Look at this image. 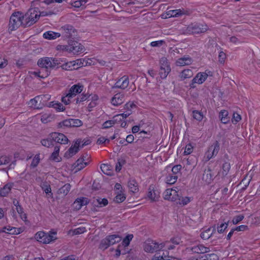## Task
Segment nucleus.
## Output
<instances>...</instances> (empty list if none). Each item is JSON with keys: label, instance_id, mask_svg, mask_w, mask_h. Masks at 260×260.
Here are the masks:
<instances>
[{"label": "nucleus", "instance_id": "nucleus-3", "mask_svg": "<svg viewBox=\"0 0 260 260\" xmlns=\"http://www.w3.org/2000/svg\"><path fill=\"white\" fill-rule=\"evenodd\" d=\"M163 242L148 240L144 244V249L146 252L154 253L162 250L165 246Z\"/></svg>", "mask_w": 260, "mask_h": 260}, {"label": "nucleus", "instance_id": "nucleus-32", "mask_svg": "<svg viewBox=\"0 0 260 260\" xmlns=\"http://www.w3.org/2000/svg\"><path fill=\"white\" fill-rule=\"evenodd\" d=\"M88 162L87 161H85V158L83 157H82L79 158L76 162H75V167H77V169L78 170H80L85 167Z\"/></svg>", "mask_w": 260, "mask_h": 260}, {"label": "nucleus", "instance_id": "nucleus-15", "mask_svg": "<svg viewBox=\"0 0 260 260\" xmlns=\"http://www.w3.org/2000/svg\"><path fill=\"white\" fill-rule=\"evenodd\" d=\"M218 257L216 254L210 253L203 255H196L191 256L189 260H218Z\"/></svg>", "mask_w": 260, "mask_h": 260}, {"label": "nucleus", "instance_id": "nucleus-52", "mask_svg": "<svg viewBox=\"0 0 260 260\" xmlns=\"http://www.w3.org/2000/svg\"><path fill=\"white\" fill-rule=\"evenodd\" d=\"M40 160V154H37L33 158L31 163V165H30V167L32 168L36 167L38 166V165L39 164Z\"/></svg>", "mask_w": 260, "mask_h": 260}, {"label": "nucleus", "instance_id": "nucleus-49", "mask_svg": "<svg viewBox=\"0 0 260 260\" xmlns=\"http://www.w3.org/2000/svg\"><path fill=\"white\" fill-rule=\"evenodd\" d=\"M126 199L125 196L122 192H117V194L114 199V201L116 203H121Z\"/></svg>", "mask_w": 260, "mask_h": 260}, {"label": "nucleus", "instance_id": "nucleus-23", "mask_svg": "<svg viewBox=\"0 0 260 260\" xmlns=\"http://www.w3.org/2000/svg\"><path fill=\"white\" fill-rule=\"evenodd\" d=\"M88 199L86 198H78L74 203V206L76 210H80L83 206L88 204Z\"/></svg>", "mask_w": 260, "mask_h": 260}, {"label": "nucleus", "instance_id": "nucleus-22", "mask_svg": "<svg viewBox=\"0 0 260 260\" xmlns=\"http://www.w3.org/2000/svg\"><path fill=\"white\" fill-rule=\"evenodd\" d=\"M215 231L214 228H208L204 229L201 232L200 236L204 240L208 239Z\"/></svg>", "mask_w": 260, "mask_h": 260}, {"label": "nucleus", "instance_id": "nucleus-21", "mask_svg": "<svg viewBox=\"0 0 260 260\" xmlns=\"http://www.w3.org/2000/svg\"><path fill=\"white\" fill-rule=\"evenodd\" d=\"M134 106H135V105L133 103H131V102L127 103L124 105V109L127 110V111L123 113L117 114L116 116H118V119H121V120L123 119L126 118V117H127L129 115H130L131 114V111L129 110V109L132 108Z\"/></svg>", "mask_w": 260, "mask_h": 260}, {"label": "nucleus", "instance_id": "nucleus-33", "mask_svg": "<svg viewBox=\"0 0 260 260\" xmlns=\"http://www.w3.org/2000/svg\"><path fill=\"white\" fill-rule=\"evenodd\" d=\"M147 197L151 201H155L158 199L159 195L156 193V191L154 190L153 187L151 188L150 187L149 188Z\"/></svg>", "mask_w": 260, "mask_h": 260}, {"label": "nucleus", "instance_id": "nucleus-40", "mask_svg": "<svg viewBox=\"0 0 260 260\" xmlns=\"http://www.w3.org/2000/svg\"><path fill=\"white\" fill-rule=\"evenodd\" d=\"M40 186L46 194L50 193V196L52 195L50 186L47 182H43Z\"/></svg>", "mask_w": 260, "mask_h": 260}, {"label": "nucleus", "instance_id": "nucleus-18", "mask_svg": "<svg viewBox=\"0 0 260 260\" xmlns=\"http://www.w3.org/2000/svg\"><path fill=\"white\" fill-rule=\"evenodd\" d=\"M192 59L189 56H184L179 58L176 61V65L178 67L188 66L192 63Z\"/></svg>", "mask_w": 260, "mask_h": 260}, {"label": "nucleus", "instance_id": "nucleus-37", "mask_svg": "<svg viewBox=\"0 0 260 260\" xmlns=\"http://www.w3.org/2000/svg\"><path fill=\"white\" fill-rule=\"evenodd\" d=\"M231 168L230 164L228 162H225L223 164L221 170L219 172V174L222 176H225L228 175Z\"/></svg>", "mask_w": 260, "mask_h": 260}, {"label": "nucleus", "instance_id": "nucleus-11", "mask_svg": "<svg viewBox=\"0 0 260 260\" xmlns=\"http://www.w3.org/2000/svg\"><path fill=\"white\" fill-rule=\"evenodd\" d=\"M163 195L165 200L172 202H176L179 197L177 191L173 188L167 189L164 192Z\"/></svg>", "mask_w": 260, "mask_h": 260}, {"label": "nucleus", "instance_id": "nucleus-59", "mask_svg": "<svg viewBox=\"0 0 260 260\" xmlns=\"http://www.w3.org/2000/svg\"><path fill=\"white\" fill-rule=\"evenodd\" d=\"M133 235L132 234L128 235L122 241V244L125 246H127L130 243V241L132 240Z\"/></svg>", "mask_w": 260, "mask_h": 260}, {"label": "nucleus", "instance_id": "nucleus-48", "mask_svg": "<svg viewBox=\"0 0 260 260\" xmlns=\"http://www.w3.org/2000/svg\"><path fill=\"white\" fill-rule=\"evenodd\" d=\"M16 210L18 213L19 214L20 218L23 221H25L27 219L26 214L23 212V209L21 206H18V207L16 208Z\"/></svg>", "mask_w": 260, "mask_h": 260}, {"label": "nucleus", "instance_id": "nucleus-47", "mask_svg": "<svg viewBox=\"0 0 260 260\" xmlns=\"http://www.w3.org/2000/svg\"><path fill=\"white\" fill-rule=\"evenodd\" d=\"M86 231V228L81 226L71 231V233L73 235H79L84 233Z\"/></svg>", "mask_w": 260, "mask_h": 260}, {"label": "nucleus", "instance_id": "nucleus-20", "mask_svg": "<svg viewBox=\"0 0 260 260\" xmlns=\"http://www.w3.org/2000/svg\"><path fill=\"white\" fill-rule=\"evenodd\" d=\"M84 49L83 46L80 43L74 42L70 44L69 53H72L74 54L81 52Z\"/></svg>", "mask_w": 260, "mask_h": 260}, {"label": "nucleus", "instance_id": "nucleus-25", "mask_svg": "<svg viewBox=\"0 0 260 260\" xmlns=\"http://www.w3.org/2000/svg\"><path fill=\"white\" fill-rule=\"evenodd\" d=\"M13 186V184L11 183L5 185L3 187L0 188V196L1 197H6L10 192Z\"/></svg>", "mask_w": 260, "mask_h": 260}, {"label": "nucleus", "instance_id": "nucleus-6", "mask_svg": "<svg viewBox=\"0 0 260 260\" xmlns=\"http://www.w3.org/2000/svg\"><path fill=\"white\" fill-rule=\"evenodd\" d=\"M170 71L171 68L167 58L165 57L161 58L160 60V69L159 71L160 77L162 79L166 78Z\"/></svg>", "mask_w": 260, "mask_h": 260}, {"label": "nucleus", "instance_id": "nucleus-8", "mask_svg": "<svg viewBox=\"0 0 260 260\" xmlns=\"http://www.w3.org/2000/svg\"><path fill=\"white\" fill-rule=\"evenodd\" d=\"M133 84H134V83L132 82V84H130L128 76H123L117 80L112 88H120L124 90L127 89L129 86L131 87Z\"/></svg>", "mask_w": 260, "mask_h": 260}, {"label": "nucleus", "instance_id": "nucleus-19", "mask_svg": "<svg viewBox=\"0 0 260 260\" xmlns=\"http://www.w3.org/2000/svg\"><path fill=\"white\" fill-rule=\"evenodd\" d=\"M76 96L74 95L70 91L67 90L63 93V95L61 98V101L66 105L70 104L72 102H75L74 98Z\"/></svg>", "mask_w": 260, "mask_h": 260}, {"label": "nucleus", "instance_id": "nucleus-2", "mask_svg": "<svg viewBox=\"0 0 260 260\" xmlns=\"http://www.w3.org/2000/svg\"><path fill=\"white\" fill-rule=\"evenodd\" d=\"M23 15L20 12H15L11 15L9 24V31H12L17 29L22 24Z\"/></svg>", "mask_w": 260, "mask_h": 260}, {"label": "nucleus", "instance_id": "nucleus-29", "mask_svg": "<svg viewBox=\"0 0 260 260\" xmlns=\"http://www.w3.org/2000/svg\"><path fill=\"white\" fill-rule=\"evenodd\" d=\"M213 179V175L210 169L205 170L203 175V180L207 183H210Z\"/></svg>", "mask_w": 260, "mask_h": 260}, {"label": "nucleus", "instance_id": "nucleus-31", "mask_svg": "<svg viewBox=\"0 0 260 260\" xmlns=\"http://www.w3.org/2000/svg\"><path fill=\"white\" fill-rule=\"evenodd\" d=\"M56 234V233H53V235L45 233V236H44L43 239H42L41 242L45 244L50 243L56 239L55 236Z\"/></svg>", "mask_w": 260, "mask_h": 260}, {"label": "nucleus", "instance_id": "nucleus-10", "mask_svg": "<svg viewBox=\"0 0 260 260\" xmlns=\"http://www.w3.org/2000/svg\"><path fill=\"white\" fill-rule=\"evenodd\" d=\"M55 64L54 60L52 58L47 57L42 58L38 61V65L45 71H48V69L52 68Z\"/></svg>", "mask_w": 260, "mask_h": 260}, {"label": "nucleus", "instance_id": "nucleus-36", "mask_svg": "<svg viewBox=\"0 0 260 260\" xmlns=\"http://www.w3.org/2000/svg\"><path fill=\"white\" fill-rule=\"evenodd\" d=\"M219 117L221 121L224 124L228 123L230 119V117H229L228 112L226 110H222L220 112Z\"/></svg>", "mask_w": 260, "mask_h": 260}, {"label": "nucleus", "instance_id": "nucleus-35", "mask_svg": "<svg viewBox=\"0 0 260 260\" xmlns=\"http://www.w3.org/2000/svg\"><path fill=\"white\" fill-rule=\"evenodd\" d=\"M60 147L59 146H55L54 147V151L52 152L50 156V159L55 161L58 162L60 161L59 157V152Z\"/></svg>", "mask_w": 260, "mask_h": 260}, {"label": "nucleus", "instance_id": "nucleus-7", "mask_svg": "<svg viewBox=\"0 0 260 260\" xmlns=\"http://www.w3.org/2000/svg\"><path fill=\"white\" fill-rule=\"evenodd\" d=\"M187 31L191 34H200L205 32L208 29L206 24L193 23L189 25L187 28Z\"/></svg>", "mask_w": 260, "mask_h": 260}, {"label": "nucleus", "instance_id": "nucleus-13", "mask_svg": "<svg viewBox=\"0 0 260 260\" xmlns=\"http://www.w3.org/2000/svg\"><path fill=\"white\" fill-rule=\"evenodd\" d=\"M82 142L81 140H77L74 144L72 145L69 150L65 153V156L69 158L76 154L78 152L80 144Z\"/></svg>", "mask_w": 260, "mask_h": 260}, {"label": "nucleus", "instance_id": "nucleus-26", "mask_svg": "<svg viewBox=\"0 0 260 260\" xmlns=\"http://www.w3.org/2000/svg\"><path fill=\"white\" fill-rule=\"evenodd\" d=\"M43 36L45 39L47 40H54L59 38L60 36V34L59 32L53 31H47L43 34Z\"/></svg>", "mask_w": 260, "mask_h": 260}, {"label": "nucleus", "instance_id": "nucleus-57", "mask_svg": "<svg viewBox=\"0 0 260 260\" xmlns=\"http://www.w3.org/2000/svg\"><path fill=\"white\" fill-rule=\"evenodd\" d=\"M51 119V115L49 114L45 113L41 115V120L44 123H46L50 121Z\"/></svg>", "mask_w": 260, "mask_h": 260}, {"label": "nucleus", "instance_id": "nucleus-56", "mask_svg": "<svg viewBox=\"0 0 260 260\" xmlns=\"http://www.w3.org/2000/svg\"><path fill=\"white\" fill-rule=\"evenodd\" d=\"M193 149V146L190 143H188L186 145L183 153L184 155H189L192 153Z\"/></svg>", "mask_w": 260, "mask_h": 260}, {"label": "nucleus", "instance_id": "nucleus-44", "mask_svg": "<svg viewBox=\"0 0 260 260\" xmlns=\"http://www.w3.org/2000/svg\"><path fill=\"white\" fill-rule=\"evenodd\" d=\"M62 68L64 70H69V71L75 70V63L73 62V61L67 62L62 64Z\"/></svg>", "mask_w": 260, "mask_h": 260}, {"label": "nucleus", "instance_id": "nucleus-42", "mask_svg": "<svg viewBox=\"0 0 260 260\" xmlns=\"http://www.w3.org/2000/svg\"><path fill=\"white\" fill-rule=\"evenodd\" d=\"M44 71H45L44 69L41 68V69L39 72H34L32 74L36 77L44 78L49 75V72L48 71L46 70V71H45V74H43Z\"/></svg>", "mask_w": 260, "mask_h": 260}, {"label": "nucleus", "instance_id": "nucleus-45", "mask_svg": "<svg viewBox=\"0 0 260 260\" xmlns=\"http://www.w3.org/2000/svg\"><path fill=\"white\" fill-rule=\"evenodd\" d=\"M177 178V175L169 174L166 178V182L169 184H173L176 182Z\"/></svg>", "mask_w": 260, "mask_h": 260}, {"label": "nucleus", "instance_id": "nucleus-27", "mask_svg": "<svg viewBox=\"0 0 260 260\" xmlns=\"http://www.w3.org/2000/svg\"><path fill=\"white\" fill-rule=\"evenodd\" d=\"M193 74L191 70L185 69L183 70L179 74V77L181 80H184L187 78L192 77Z\"/></svg>", "mask_w": 260, "mask_h": 260}, {"label": "nucleus", "instance_id": "nucleus-53", "mask_svg": "<svg viewBox=\"0 0 260 260\" xmlns=\"http://www.w3.org/2000/svg\"><path fill=\"white\" fill-rule=\"evenodd\" d=\"M71 127H79L83 124L82 121L78 119L71 118Z\"/></svg>", "mask_w": 260, "mask_h": 260}, {"label": "nucleus", "instance_id": "nucleus-14", "mask_svg": "<svg viewBox=\"0 0 260 260\" xmlns=\"http://www.w3.org/2000/svg\"><path fill=\"white\" fill-rule=\"evenodd\" d=\"M126 94L123 92H118L116 93L111 99V103L112 105L117 106L124 103L125 100Z\"/></svg>", "mask_w": 260, "mask_h": 260}, {"label": "nucleus", "instance_id": "nucleus-24", "mask_svg": "<svg viewBox=\"0 0 260 260\" xmlns=\"http://www.w3.org/2000/svg\"><path fill=\"white\" fill-rule=\"evenodd\" d=\"M121 119H118V116H114L112 119L105 121L102 125V128L106 129L113 126L116 123L120 122Z\"/></svg>", "mask_w": 260, "mask_h": 260}, {"label": "nucleus", "instance_id": "nucleus-16", "mask_svg": "<svg viewBox=\"0 0 260 260\" xmlns=\"http://www.w3.org/2000/svg\"><path fill=\"white\" fill-rule=\"evenodd\" d=\"M190 249L193 253H196L199 255H201V254H204L210 251L209 247H206L203 244L194 245L192 246Z\"/></svg>", "mask_w": 260, "mask_h": 260}, {"label": "nucleus", "instance_id": "nucleus-41", "mask_svg": "<svg viewBox=\"0 0 260 260\" xmlns=\"http://www.w3.org/2000/svg\"><path fill=\"white\" fill-rule=\"evenodd\" d=\"M192 117L198 121H201L204 118V115L202 112L198 110H194L192 111Z\"/></svg>", "mask_w": 260, "mask_h": 260}, {"label": "nucleus", "instance_id": "nucleus-38", "mask_svg": "<svg viewBox=\"0 0 260 260\" xmlns=\"http://www.w3.org/2000/svg\"><path fill=\"white\" fill-rule=\"evenodd\" d=\"M191 201V198L188 197H180L179 196L178 199L176 202L177 204L185 206L188 204Z\"/></svg>", "mask_w": 260, "mask_h": 260}, {"label": "nucleus", "instance_id": "nucleus-17", "mask_svg": "<svg viewBox=\"0 0 260 260\" xmlns=\"http://www.w3.org/2000/svg\"><path fill=\"white\" fill-rule=\"evenodd\" d=\"M45 96V95H43L37 96L34 99L30 100L29 104L35 109H40L44 105L43 103H41V102Z\"/></svg>", "mask_w": 260, "mask_h": 260}, {"label": "nucleus", "instance_id": "nucleus-55", "mask_svg": "<svg viewBox=\"0 0 260 260\" xmlns=\"http://www.w3.org/2000/svg\"><path fill=\"white\" fill-rule=\"evenodd\" d=\"M4 233H9L11 234H14L16 232V228L11 226H5L2 230Z\"/></svg>", "mask_w": 260, "mask_h": 260}, {"label": "nucleus", "instance_id": "nucleus-51", "mask_svg": "<svg viewBox=\"0 0 260 260\" xmlns=\"http://www.w3.org/2000/svg\"><path fill=\"white\" fill-rule=\"evenodd\" d=\"M88 98L86 94H82L79 95L77 98L75 99V103L78 104L86 101Z\"/></svg>", "mask_w": 260, "mask_h": 260}, {"label": "nucleus", "instance_id": "nucleus-46", "mask_svg": "<svg viewBox=\"0 0 260 260\" xmlns=\"http://www.w3.org/2000/svg\"><path fill=\"white\" fill-rule=\"evenodd\" d=\"M71 189L70 184H66L59 189V192L63 196L67 195Z\"/></svg>", "mask_w": 260, "mask_h": 260}, {"label": "nucleus", "instance_id": "nucleus-5", "mask_svg": "<svg viewBox=\"0 0 260 260\" xmlns=\"http://www.w3.org/2000/svg\"><path fill=\"white\" fill-rule=\"evenodd\" d=\"M212 73L208 70L205 71L204 72H199L193 78L190 84L191 87H194V84H201L203 83L207 79L208 76H212Z\"/></svg>", "mask_w": 260, "mask_h": 260}, {"label": "nucleus", "instance_id": "nucleus-30", "mask_svg": "<svg viewBox=\"0 0 260 260\" xmlns=\"http://www.w3.org/2000/svg\"><path fill=\"white\" fill-rule=\"evenodd\" d=\"M83 89V86L80 84H75L73 85L69 90L74 95L76 96L78 94L81 93Z\"/></svg>", "mask_w": 260, "mask_h": 260}, {"label": "nucleus", "instance_id": "nucleus-9", "mask_svg": "<svg viewBox=\"0 0 260 260\" xmlns=\"http://www.w3.org/2000/svg\"><path fill=\"white\" fill-rule=\"evenodd\" d=\"M219 144L217 141H215L213 144L210 145L205 153V157L206 158V160L208 161L213 157L215 156L219 150Z\"/></svg>", "mask_w": 260, "mask_h": 260}, {"label": "nucleus", "instance_id": "nucleus-28", "mask_svg": "<svg viewBox=\"0 0 260 260\" xmlns=\"http://www.w3.org/2000/svg\"><path fill=\"white\" fill-rule=\"evenodd\" d=\"M128 186L129 190L133 193L137 192L139 190L138 183L136 180L133 179H130L129 180L128 182Z\"/></svg>", "mask_w": 260, "mask_h": 260}, {"label": "nucleus", "instance_id": "nucleus-50", "mask_svg": "<svg viewBox=\"0 0 260 260\" xmlns=\"http://www.w3.org/2000/svg\"><path fill=\"white\" fill-rule=\"evenodd\" d=\"M53 140L50 139V135H49V138L46 139H43L41 141L42 145L47 147H50L52 146L53 145Z\"/></svg>", "mask_w": 260, "mask_h": 260}, {"label": "nucleus", "instance_id": "nucleus-61", "mask_svg": "<svg viewBox=\"0 0 260 260\" xmlns=\"http://www.w3.org/2000/svg\"><path fill=\"white\" fill-rule=\"evenodd\" d=\"M165 43L164 40H159L156 41H153L150 43V45L152 47H159L161 46L164 44Z\"/></svg>", "mask_w": 260, "mask_h": 260}, {"label": "nucleus", "instance_id": "nucleus-54", "mask_svg": "<svg viewBox=\"0 0 260 260\" xmlns=\"http://www.w3.org/2000/svg\"><path fill=\"white\" fill-rule=\"evenodd\" d=\"M228 222H224V223H222L220 224L219 226H217V232L219 233H222L224 232L225 229L228 228Z\"/></svg>", "mask_w": 260, "mask_h": 260}, {"label": "nucleus", "instance_id": "nucleus-1", "mask_svg": "<svg viewBox=\"0 0 260 260\" xmlns=\"http://www.w3.org/2000/svg\"><path fill=\"white\" fill-rule=\"evenodd\" d=\"M40 17V11L38 8H34L30 9L26 13L23 15L26 26H30L35 23Z\"/></svg>", "mask_w": 260, "mask_h": 260}, {"label": "nucleus", "instance_id": "nucleus-4", "mask_svg": "<svg viewBox=\"0 0 260 260\" xmlns=\"http://www.w3.org/2000/svg\"><path fill=\"white\" fill-rule=\"evenodd\" d=\"M122 238L118 235H112L106 237L103 239L100 245V248L105 250L111 245H114L121 241Z\"/></svg>", "mask_w": 260, "mask_h": 260}, {"label": "nucleus", "instance_id": "nucleus-58", "mask_svg": "<svg viewBox=\"0 0 260 260\" xmlns=\"http://www.w3.org/2000/svg\"><path fill=\"white\" fill-rule=\"evenodd\" d=\"M65 32L68 34L67 37H70L72 35V32H74V28L72 26L67 25L62 27Z\"/></svg>", "mask_w": 260, "mask_h": 260}, {"label": "nucleus", "instance_id": "nucleus-64", "mask_svg": "<svg viewBox=\"0 0 260 260\" xmlns=\"http://www.w3.org/2000/svg\"><path fill=\"white\" fill-rule=\"evenodd\" d=\"M151 260H172V259L170 258L169 256L165 255L164 253L161 256H154Z\"/></svg>", "mask_w": 260, "mask_h": 260}, {"label": "nucleus", "instance_id": "nucleus-62", "mask_svg": "<svg viewBox=\"0 0 260 260\" xmlns=\"http://www.w3.org/2000/svg\"><path fill=\"white\" fill-rule=\"evenodd\" d=\"M84 60L85 61V63L87 66H91V65H95L96 64V58H84Z\"/></svg>", "mask_w": 260, "mask_h": 260}, {"label": "nucleus", "instance_id": "nucleus-60", "mask_svg": "<svg viewBox=\"0 0 260 260\" xmlns=\"http://www.w3.org/2000/svg\"><path fill=\"white\" fill-rule=\"evenodd\" d=\"M71 118L66 119L59 123V126L60 127H71Z\"/></svg>", "mask_w": 260, "mask_h": 260}, {"label": "nucleus", "instance_id": "nucleus-39", "mask_svg": "<svg viewBox=\"0 0 260 260\" xmlns=\"http://www.w3.org/2000/svg\"><path fill=\"white\" fill-rule=\"evenodd\" d=\"M101 169L102 171L105 174L111 175L112 174L111 167L107 164H103L101 165Z\"/></svg>", "mask_w": 260, "mask_h": 260}, {"label": "nucleus", "instance_id": "nucleus-43", "mask_svg": "<svg viewBox=\"0 0 260 260\" xmlns=\"http://www.w3.org/2000/svg\"><path fill=\"white\" fill-rule=\"evenodd\" d=\"M73 62L75 63V69H77L83 66H86L84 58H81L76 60H73Z\"/></svg>", "mask_w": 260, "mask_h": 260}, {"label": "nucleus", "instance_id": "nucleus-34", "mask_svg": "<svg viewBox=\"0 0 260 260\" xmlns=\"http://www.w3.org/2000/svg\"><path fill=\"white\" fill-rule=\"evenodd\" d=\"M11 160V157L7 155H3L0 157V166H10V162Z\"/></svg>", "mask_w": 260, "mask_h": 260}, {"label": "nucleus", "instance_id": "nucleus-63", "mask_svg": "<svg viewBox=\"0 0 260 260\" xmlns=\"http://www.w3.org/2000/svg\"><path fill=\"white\" fill-rule=\"evenodd\" d=\"M110 139H107L104 137H100L96 142V143L99 145L103 144H107L110 142Z\"/></svg>", "mask_w": 260, "mask_h": 260}, {"label": "nucleus", "instance_id": "nucleus-12", "mask_svg": "<svg viewBox=\"0 0 260 260\" xmlns=\"http://www.w3.org/2000/svg\"><path fill=\"white\" fill-rule=\"evenodd\" d=\"M50 139H51L53 142L61 144H67L69 141L68 139L64 135L58 133H52L50 134Z\"/></svg>", "mask_w": 260, "mask_h": 260}]
</instances>
